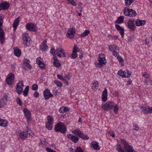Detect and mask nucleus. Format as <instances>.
Instances as JSON below:
<instances>
[{"instance_id": "f257e3e1", "label": "nucleus", "mask_w": 152, "mask_h": 152, "mask_svg": "<svg viewBox=\"0 0 152 152\" xmlns=\"http://www.w3.org/2000/svg\"><path fill=\"white\" fill-rule=\"evenodd\" d=\"M54 130L56 132H60L64 134L67 131V128L65 124L61 122H59L55 125Z\"/></svg>"}, {"instance_id": "f03ea898", "label": "nucleus", "mask_w": 152, "mask_h": 152, "mask_svg": "<svg viewBox=\"0 0 152 152\" xmlns=\"http://www.w3.org/2000/svg\"><path fill=\"white\" fill-rule=\"evenodd\" d=\"M105 56L104 54L101 53L99 54L97 59L98 63H95L96 66L98 68H102L104 65L106 63V61L105 58Z\"/></svg>"}, {"instance_id": "7ed1b4c3", "label": "nucleus", "mask_w": 152, "mask_h": 152, "mask_svg": "<svg viewBox=\"0 0 152 152\" xmlns=\"http://www.w3.org/2000/svg\"><path fill=\"white\" fill-rule=\"evenodd\" d=\"M121 141L124 144V148L126 152H136V151L133 150L132 146L129 145L124 139H121Z\"/></svg>"}, {"instance_id": "20e7f679", "label": "nucleus", "mask_w": 152, "mask_h": 152, "mask_svg": "<svg viewBox=\"0 0 152 152\" xmlns=\"http://www.w3.org/2000/svg\"><path fill=\"white\" fill-rule=\"evenodd\" d=\"M124 13L125 15L128 16L130 17H134L137 15L136 11L133 9H129L125 7L124 10Z\"/></svg>"}, {"instance_id": "39448f33", "label": "nucleus", "mask_w": 152, "mask_h": 152, "mask_svg": "<svg viewBox=\"0 0 152 152\" xmlns=\"http://www.w3.org/2000/svg\"><path fill=\"white\" fill-rule=\"evenodd\" d=\"M114 106V102L112 101H108L105 104H102V107L104 110L108 111L112 109Z\"/></svg>"}, {"instance_id": "423d86ee", "label": "nucleus", "mask_w": 152, "mask_h": 152, "mask_svg": "<svg viewBox=\"0 0 152 152\" xmlns=\"http://www.w3.org/2000/svg\"><path fill=\"white\" fill-rule=\"evenodd\" d=\"M72 133L84 140H88L89 138V137L88 136L84 135L83 132L78 129H76L73 131Z\"/></svg>"}, {"instance_id": "0eeeda50", "label": "nucleus", "mask_w": 152, "mask_h": 152, "mask_svg": "<svg viewBox=\"0 0 152 152\" xmlns=\"http://www.w3.org/2000/svg\"><path fill=\"white\" fill-rule=\"evenodd\" d=\"M14 75L12 73H10L7 76L6 79L7 84L10 85L13 84L14 80Z\"/></svg>"}, {"instance_id": "6e6552de", "label": "nucleus", "mask_w": 152, "mask_h": 152, "mask_svg": "<svg viewBox=\"0 0 152 152\" xmlns=\"http://www.w3.org/2000/svg\"><path fill=\"white\" fill-rule=\"evenodd\" d=\"M24 129L26 131H22L20 132L19 134L20 137L22 140H24L26 138L28 137V132L30 131V128L26 126L24 127Z\"/></svg>"}, {"instance_id": "1a4fd4ad", "label": "nucleus", "mask_w": 152, "mask_h": 152, "mask_svg": "<svg viewBox=\"0 0 152 152\" xmlns=\"http://www.w3.org/2000/svg\"><path fill=\"white\" fill-rule=\"evenodd\" d=\"M22 38L23 40V44L25 46H29L30 43V38L27 34H22Z\"/></svg>"}, {"instance_id": "9d476101", "label": "nucleus", "mask_w": 152, "mask_h": 152, "mask_svg": "<svg viewBox=\"0 0 152 152\" xmlns=\"http://www.w3.org/2000/svg\"><path fill=\"white\" fill-rule=\"evenodd\" d=\"M26 28L27 30L33 32L37 31L38 29L36 25L33 23L27 24Z\"/></svg>"}, {"instance_id": "9b49d317", "label": "nucleus", "mask_w": 152, "mask_h": 152, "mask_svg": "<svg viewBox=\"0 0 152 152\" xmlns=\"http://www.w3.org/2000/svg\"><path fill=\"white\" fill-rule=\"evenodd\" d=\"M23 81L22 80L19 81L17 83L16 91L18 94H20L23 91Z\"/></svg>"}, {"instance_id": "f8f14e48", "label": "nucleus", "mask_w": 152, "mask_h": 152, "mask_svg": "<svg viewBox=\"0 0 152 152\" xmlns=\"http://www.w3.org/2000/svg\"><path fill=\"white\" fill-rule=\"evenodd\" d=\"M44 98L46 100L48 99L50 97L53 96V95L50 93L48 89H46L43 92Z\"/></svg>"}, {"instance_id": "ddd939ff", "label": "nucleus", "mask_w": 152, "mask_h": 152, "mask_svg": "<svg viewBox=\"0 0 152 152\" xmlns=\"http://www.w3.org/2000/svg\"><path fill=\"white\" fill-rule=\"evenodd\" d=\"M75 33V30L74 28H72L69 29L67 32L66 37L70 39H72L74 38V33Z\"/></svg>"}, {"instance_id": "4468645a", "label": "nucleus", "mask_w": 152, "mask_h": 152, "mask_svg": "<svg viewBox=\"0 0 152 152\" xmlns=\"http://www.w3.org/2000/svg\"><path fill=\"white\" fill-rule=\"evenodd\" d=\"M56 54L59 57H65L66 56L65 52L62 48H57L56 49Z\"/></svg>"}, {"instance_id": "2eb2a0df", "label": "nucleus", "mask_w": 152, "mask_h": 152, "mask_svg": "<svg viewBox=\"0 0 152 152\" xmlns=\"http://www.w3.org/2000/svg\"><path fill=\"white\" fill-rule=\"evenodd\" d=\"M127 23L128 28L132 31H134L135 26L134 20L131 19H129L128 20Z\"/></svg>"}, {"instance_id": "dca6fc26", "label": "nucleus", "mask_w": 152, "mask_h": 152, "mask_svg": "<svg viewBox=\"0 0 152 152\" xmlns=\"http://www.w3.org/2000/svg\"><path fill=\"white\" fill-rule=\"evenodd\" d=\"M10 4L6 2H3L0 4V10L7 9L10 7Z\"/></svg>"}, {"instance_id": "f3484780", "label": "nucleus", "mask_w": 152, "mask_h": 152, "mask_svg": "<svg viewBox=\"0 0 152 152\" xmlns=\"http://www.w3.org/2000/svg\"><path fill=\"white\" fill-rule=\"evenodd\" d=\"M47 40L45 39L41 44L40 46V49L42 51H45L48 47L46 45Z\"/></svg>"}, {"instance_id": "a211bd4d", "label": "nucleus", "mask_w": 152, "mask_h": 152, "mask_svg": "<svg viewBox=\"0 0 152 152\" xmlns=\"http://www.w3.org/2000/svg\"><path fill=\"white\" fill-rule=\"evenodd\" d=\"M24 115L28 120H29L31 118V113L27 109L25 108L23 110Z\"/></svg>"}, {"instance_id": "6ab92c4d", "label": "nucleus", "mask_w": 152, "mask_h": 152, "mask_svg": "<svg viewBox=\"0 0 152 152\" xmlns=\"http://www.w3.org/2000/svg\"><path fill=\"white\" fill-rule=\"evenodd\" d=\"M67 137L69 139L71 140L73 142L75 143H76L79 140V139L77 137L70 134H67Z\"/></svg>"}, {"instance_id": "aec40b11", "label": "nucleus", "mask_w": 152, "mask_h": 152, "mask_svg": "<svg viewBox=\"0 0 152 152\" xmlns=\"http://www.w3.org/2000/svg\"><path fill=\"white\" fill-rule=\"evenodd\" d=\"M99 143L96 141H92L91 143V147H92L95 150H99L100 149V147Z\"/></svg>"}, {"instance_id": "412c9836", "label": "nucleus", "mask_w": 152, "mask_h": 152, "mask_svg": "<svg viewBox=\"0 0 152 152\" xmlns=\"http://www.w3.org/2000/svg\"><path fill=\"white\" fill-rule=\"evenodd\" d=\"M115 27L117 30L120 31L122 37L123 38L124 31V28L118 24L115 25Z\"/></svg>"}, {"instance_id": "4be33fe9", "label": "nucleus", "mask_w": 152, "mask_h": 152, "mask_svg": "<svg viewBox=\"0 0 152 152\" xmlns=\"http://www.w3.org/2000/svg\"><path fill=\"white\" fill-rule=\"evenodd\" d=\"M107 91L106 88H105L103 91L102 94V100L104 102H105L107 100Z\"/></svg>"}, {"instance_id": "5701e85b", "label": "nucleus", "mask_w": 152, "mask_h": 152, "mask_svg": "<svg viewBox=\"0 0 152 152\" xmlns=\"http://www.w3.org/2000/svg\"><path fill=\"white\" fill-rule=\"evenodd\" d=\"M4 32L2 29L0 28V41L1 44H3L4 41Z\"/></svg>"}, {"instance_id": "b1692460", "label": "nucleus", "mask_w": 152, "mask_h": 152, "mask_svg": "<svg viewBox=\"0 0 152 152\" xmlns=\"http://www.w3.org/2000/svg\"><path fill=\"white\" fill-rule=\"evenodd\" d=\"M99 82L97 81H94V82L93 83L92 87V90L94 91H96L99 86Z\"/></svg>"}, {"instance_id": "393cba45", "label": "nucleus", "mask_w": 152, "mask_h": 152, "mask_svg": "<svg viewBox=\"0 0 152 152\" xmlns=\"http://www.w3.org/2000/svg\"><path fill=\"white\" fill-rule=\"evenodd\" d=\"M30 61L28 59H25L23 60V63L25 66L29 69L31 68V66L29 64Z\"/></svg>"}, {"instance_id": "a878e982", "label": "nucleus", "mask_w": 152, "mask_h": 152, "mask_svg": "<svg viewBox=\"0 0 152 152\" xmlns=\"http://www.w3.org/2000/svg\"><path fill=\"white\" fill-rule=\"evenodd\" d=\"M19 21V17H18L16 18L14 21L13 24V30L15 31L18 25Z\"/></svg>"}, {"instance_id": "bb28decb", "label": "nucleus", "mask_w": 152, "mask_h": 152, "mask_svg": "<svg viewBox=\"0 0 152 152\" xmlns=\"http://www.w3.org/2000/svg\"><path fill=\"white\" fill-rule=\"evenodd\" d=\"M145 23V21L144 20H140L138 19L135 21L136 26H139L144 25Z\"/></svg>"}, {"instance_id": "cd10ccee", "label": "nucleus", "mask_w": 152, "mask_h": 152, "mask_svg": "<svg viewBox=\"0 0 152 152\" xmlns=\"http://www.w3.org/2000/svg\"><path fill=\"white\" fill-rule=\"evenodd\" d=\"M124 71H123L122 70H119L118 73L117 74L120 76L122 77L123 78H126V77H129V75L130 74L129 73L128 74V75H124Z\"/></svg>"}, {"instance_id": "c85d7f7f", "label": "nucleus", "mask_w": 152, "mask_h": 152, "mask_svg": "<svg viewBox=\"0 0 152 152\" xmlns=\"http://www.w3.org/2000/svg\"><path fill=\"white\" fill-rule=\"evenodd\" d=\"M14 54L17 56H20L21 54V50L17 48H15L14 49Z\"/></svg>"}, {"instance_id": "c756f323", "label": "nucleus", "mask_w": 152, "mask_h": 152, "mask_svg": "<svg viewBox=\"0 0 152 152\" xmlns=\"http://www.w3.org/2000/svg\"><path fill=\"white\" fill-rule=\"evenodd\" d=\"M7 120L0 118V126L5 127L7 126Z\"/></svg>"}, {"instance_id": "7c9ffc66", "label": "nucleus", "mask_w": 152, "mask_h": 152, "mask_svg": "<svg viewBox=\"0 0 152 152\" xmlns=\"http://www.w3.org/2000/svg\"><path fill=\"white\" fill-rule=\"evenodd\" d=\"M124 19V18L123 16H121L118 18L115 23L118 24H121L123 23Z\"/></svg>"}, {"instance_id": "2f4dec72", "label": "nucleus", "mask_w": 152, "mask_h": 152, "mask_svg": "<svg viewBox=\"0 0 152 152\" xmlns=\"http://www.w3.org/2000/svg\"><path fill=\"white\" fill-rule=\"evenodd\" d=\"M69 110L70 109L68 107H60L59 111L60 112L63 113L69 111Z\"/></svg>"}, {"instance_id": "473e14b6", "label": "nucleus", "mask_w": 152, "mask_h": 152, "mask_svg": "<svg viewBox=\"0 0 152 152\" xmlns=\"http://www.w3.org/2000/svg\"><path fill=\"white\" fill-rule=\"evenodd\" d=\"M117 58L118 60V61L119 62V63L121 65V66H123L124 65V60L122 57L120 56H118L117 57Z\"/></svg>"}, {"instance_id": "72a5a7b5", "label": "nucleus", "mask_w": 152, "mask_h": 152, "mask_svg": "<svg viewBox=\"0 0 152 152\" xmlns=\"http://www.w3.org/2000/svg\"><path fill=\"white\" fill-rule=\"evenodd\" d=\"M118 46L115 45H109V50L113 52L114 51H115V50L116 49Z\"/></svg>"}, {"instance_id": "f704fd0d", "label": "nucleus", "mask_w": 152, "mask_h": 152, "mask_svg": "<svg viewBox=\"0 0 152 152\" xmlns=\"http://www.w3.org/2000/svg\"><path fill=\"white\" fill-rule=\"evenodd\" d=\"M140 107L142 109V111L145 113L147 114L148 113V109L147 110V107L145 105H142L140 106Z\"/></svg>"}, {"instance_id": "c9c22d12", "label": "nucleus", "mask_w": 152, "mask_h": 152, "mask_svg": "<svg viewBox=\"0 0 152 152\" xmlns=\"http://www.w3.org/2000/svg\"><path fill=\"white\" fill-rule=\"evenodd\" d=\"M53 124L52 123H46L45 124L46 128L49 130H51L53 128Z\"/></svg>"}, {"instance_id": "e433bc0d", "label": "nucleus", "mask_w": 152, "mask_h": 152, "mask_svg": "<svg viewBox=\"0 0 152 152\" xmlns=\"http://www.w3.org/2000/svg\"><path fill=\"white\" fill-rule=\"evenodd\" d=\"M90 33V31L88 30H86L80 34L81 37H84L88 35Z\"/></svg>"}, {"instance_id": "4c0bfd02", "label": "nucleus", "mask_w": 152, "mask_h": 152, "mask_svg": "<svg viewBox=\"0 0 152 152\" xmlns=\"http://www.w3.org/2000/svg\"><path fill=\"white\" fill-rule=\"evenodd\" d=\"M6 102L3 99H1L0 100V107H2L4 105H6Z\"/></svg>"}, {"instance_id": "58836bf2", "label": "nucleus", "mask_w": 152, "mask_h": 152, "mask_svg": "<svg viewBox=\"0 0 152 152\" xmlns=\"http://www.w3.org/2000/svg\"><path fill=\"white\" fill-rule=\"evenodd\" d=\"M134 0H125V5L128 7L134 2Z\"/></svg>"}, {"instance_id": "ea45409f", "label": "nucleus", "mask_w": 152, "mask_h": 152, "mask_svg": "<svg viewBox=\"0 0 152 152\" xmlns=\"http://www.w3.org/2000/svg\"><path fill=\"white\" fill-rule=\"evenodd\" d=\"M29 86H27L23 91V93L24 96H27L29 91Z\"/></svg>"}, {"instance_id": "a19ab883", "label": "nucleus", "mask_w": 152, "mask_h": 152, "mask_svg": "<svg viewBox=\"0 0 152 152\" xmlns=\"http://www.w3.org/2000/svg\"><path fill=\"white\" fill-rule=\"evenodd\" d=\"M47 119L48 120V121L46 123H49L53 124V120L52 117L50 115H48L47 116Z\"/></svg>"}, {"instance_id": "79ce46f5", "label": "nucleus", "mask_w": 152, "mask_h": 152, "mask_svg": "<svg viewBox=\"0 0 152 152\" xmlns=\"http://www.w3.org/2000/svg\"><path fill=\"white\" fill-rule=\"evenodd\" d=\"M54 82L58 86L61 87L62 86V83L59 81L55 80Z\"/></svg>"}, {"instance_id": "37998d69", "label": "nucleus", "mask_w": 152, "mask_h": 152, "mask_svg": "<svg viewBox=\"0 0 152 152\" xmlns=\"http://www.w3.org/2000/svg\"><path fill=\"white\" fill-rule=\"evenodd\" d=\"M53 64L57 68L60 67L61 65L60 63L58 61L53 62Z\"/></svg>"}, {"instance_id": "c03bdc74", "label": "nucleus", "mask_w": 152, "mask_h": 152, "mask_svg": "<svg viewBox=\"0 0 152 152\" xmlns=\"http://www.w3.org/2000/svg\"><path fill=\"white\" fill-rule=\"evenodd\" d=\"M37 64L39 65V67L41 69H44L45 67V65L42 61L38 63Z\"/></svg>"}, {"instance_id": "a18cd8bd", "label": "nucleus", "mask_w": 152, "mask_h": 152, "mask_svg": "<svg viewBox=\"0 0 152 152\" xmlns=\"http://www.w3.org/2000/svg\"><path fill=\"white\" fill-rule=\"evenodd\" d=\"M72 77V75L70 74L66 73L65 74L64 77L67 80H69Z\"/></svg>"}, {"instance_id": "49530a36", "label": "nucleus", "mask_w": 152, "mask_h": 152, "mask_svg": "<svg viewBox=\"0 0 152 152\" xmlns=\"http://www.w3.org/2000/svg\"><path fill=\"white\" fill-rule=\"evenodd\" d=\"M79 50H80L79 48H77V45L75 44L74 46V48L73 51V53H76L77 52H79Z\"/></svg>"}, {"instance_id": "de8ad7c7", "label": "nucleus", "mask_w": 152, "mask_h": 152, "mask_svg": "<svg viewBox=\"0 0 152 152\" xmlns=\"http://www.w3.org/2000/svg\"><path fill=\"white\" fill-rule=\"evenodd\" d=\"M114 113L115 114L117 113L119 109L118 106L116 104L115 105H114Z\"/></svg>"}, {"instance_id": "09e8293b", "label": "nucleus", "mask_w": 152, "mask_h": 152, "mask_svg": "<svg viewBox=\"0 0 152 152\" xmlns=\"http://www.w3.org/2000/svg\"><path fill=\"white\" fill-rule=\"evenodd\" d=\"M16 102L17 104H18L20 106L22 105V103L20 98L18 97L16 98Z\"/></svg>"}, {"instance_id": "8fccbe9b", "label": "nucleus", "mask_w": 152, "mask_h": 152, "mask_svg": "<svg viewBox=\"0 0 152 152\" xmlns=\"http://www.w3.org/2000/svg\"><path fill=\"white\" fill-rule=\"evenodd\" d=\"M68 1L69 3L72 5L76 6H77V4L74 0H66Z\"/></svg>"}, {"instance_id": "3c124183", "label": "nucleus", "mask_w": 152, "mask_h": 152, "mask_svg": "<svg viewBox=\"0 0 152 152\" xmlns=\"http://www.w3.org/2000/svg\"><path fill=\"white\" fill-rule=\"evenodd\" d=\"M31 88L33 90H37L38 89V86L36 84H34L32 85Z\"/></svg>"}, {"instance_id": "603ef678", "label": "nucleus", "mask_w": 152, "mask_h": 152, "mask_svg": "<svg viewBox=\"0 0 152 152\" xmlns=\"http://www.w3.org/2000/svg\"><path fill=\"white\" fill-rule=\"evenodd\" d=\"M133 129L134 130L137 131L139 129V127L137 124L134 123L133 124Z\"/></svg>"}, {"instance_id": "864d4df0", "label": "nucleus", "mask_w": 152, "mask_h": 152, "mask_svg": "<svg viewBox=\"0 0 152 152\" xmlns=\"http://www.w3.org/2000/svg\"><path fill=\"white\" fill-rule=\"evenodd\" d=\"M142 76L144 77L145 78H146L149 77V75L147 72H144L142 75Z\"/></svg>"}, {"instance_id": "5fc2aeb1", "label": "nucleus", "mask_w": 152, "mask_h": 152, "mask_svg": "<svg viewBox=\"0 0 152 152\" xmlns=\"http://www.w3.org/2000/svg\"><path fill=\"white\" fill-rule=\"evenodd\" d=\"M150 80V79L149 77L145 78L144 81V83L145 85H147L148 84V83L149 82Z\"/></svg>"}, {"instance_id": "6e6d98bb", "label": "nucleus", "mask_w": 152, "mask_h": 152, "mask_svg": "<svg viewBox=\"0 0 152 152\" xmlns=\"http://www.w3.org/2000/svg\"><path fill=\"white\" fill-rule=\"evenodd\" d=\"M113 55L115 57H118V56H119V54L118 52L115 51H114V52H113Z\"/></svg>"}, {"instance_id": "4d7b16f0", "label": "nucleus", "mask_w": 152, "mask_h": 152, "mask_svg": "<svg viewBox=\"0 0 152 152\" xmlns=\"http://www.w3.org/2000/svg\"><path fill=\"white\" fill-rule=\"evenodd\" d=\"M56 52V50L54 48H52L50 50V53L53 55H55Z\"/></svg>"}, {"instance_id": "13d9d810", "label": "nucleus", "mask_w": 152, "mask_h": 152, "mask_svg": "<svg viewBox=\"0 0 152 152\" xmlns=\"http://www.w3.org/2000/svg\"><path fill=\"white\" fill-rule=\"evenodd\" d=\"M42 59L41 58V57H38L37 58L36 61V63L38 64V63L41 62L43 61L42 60Z\"/></svg>"}, {"instance_id": "bf43d9fd", "label": "nucleus", "mask_w": 152, "mask_h": 152, "mask_svg": "<svg viewBox=\"0 0 152 152\" xmlns=\"http://www.w3.org/2000/svg\"><path fill=\"white\" fill-rule=\"evenodd\" d=\"M76 152H84V151L80 147H77V148Z\"/></svg>"}, {"instance_id": "052dcab7", "label": "nucleus", "mask_w": 152, "mask_h": 152, "mask_svg": "<svg viewBox=\"0 0 152 152\" xmlns=\"http://www.w3.org/2000/svg\"><path fill=\"white\" fill-rule=\"evenodd\" d=\"M46 150L48 152H56V151L52 150L49 148H46Z\"/></svg>"}, {"instance_id": "680f3d73", "label": "nucleus", "mask_w": 152, "mask_h": 152, "mask_svg": "<svg viewBox=\"0 0 152 152\" xmlns=\"http://www.w3.org/2000/svg\"><path fill=\"white\" fill-rule=\"evenodd\" d=\"M124 75H128V74L129 73V77L130 76L131 74V72L128 70H126V71H124Z\"/></svg>"}, {"instance_id": "e2e57ef3", "label": "nucleus", "mask_w": 152, "mask_h": 152, "mask_svg": "<svg viewBox=\"0 0 152 152\" xmlns=\"http://www.w3.org/2000/svg\"><path fill=\"white\" fill-rule=\"evenodd\" d=\"M57 77L58 78H59V79H60L61 80H65V79H64L63 78V76H61V75H57Z\"/></svg>"}, {"instance_id": "0e129e2a", "label": "nucleus", "mask_w": 152, "mask_h": 152, "mask_svg": "<svg viewBox=\"0 0 152 152\" xmlns=\"http://www.w3.org/2000/svg\"><path fill=\"white\" fill-rule=\"evenodd\" d=\"M121 148V145L119 144H118L116 145V150L118 151Z\"/></svg>"}, {"instance_id": "69168bd1", "label": "nucleus", "mask_w": 152, "mask_h": 152, "mask_svg": "<svg viewBox=\"0 0 152 152\" xmlns=\"http://www.w3.org/2000/svg\"><path fill=\"white\" fill-rule=\"evenodd\" d=\"M4 98L5 99L4 100H5L7 102V100L8 99V97L7 95L6 94H4Z\"/></svg>"}, {"instance_id": "338daca9", "label": "nucleus", "mask_w": 152, "mask_h": 152, "mask_svg": "<svg viewBox=\"0 0 152 152\" xmlns=\"http://www.w3.org/2000/svg\"><path fill=\"white\" fill-rule=\"evenodd\" d=\"M34 96L36 98L38 97L39 96V93L37 91H35L34 94Z\"/></svg>"}, {"instance_id": "774afa93", "label": "nucleus", "mask_w": 152, "mask_h": 152, "mask_svg": "<svg viewBox=\"0 0 152 152\" xmlns=\"http://www.w3.org/2000/svg\"><path fill=\"white\" fill-rule=\"evenodd\" d=\"M70 151L71 152H77V148L76 149H74L72 148H69Z\"/></svg>"}]
</instances>
